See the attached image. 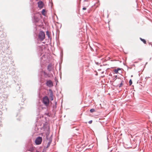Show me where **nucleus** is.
Segmentation results:
<instances>
[{
  "instance_id": "4",
  "label": "nucleus",
  "mask_w": 152,
  "mask_h": 152,
  "mask_svg": "<svg viewBox=\"0 0 152 152\" xmlns=\"http://www.w3.org/2000/svg\"><path fill=\"white\" fill-rule=\"evenodd\" d=\"M46 85L49 87H51L53 86V83L50 80H48L46 83Z\"/></svg>"
},
{
  "instance_id": "3",
  "label": "nucleus",
  "mask_w": 152,
  "mask_h": 152,
  "mask_svg": "<svg viewBox=\"0 0 152 152\" xmlns=\"http://www.w3.org/2000/svg\"><path fill=\"white\" fill-rule=\"evenodd\" d=\"M42 141V137H39L37 138L35 140V143L37 145H39L41 144Z\"/></svg>"
},
{
  "instance_id": "2",
  "label": "nucleus",
  "mask_w": 152,
  "mask_h": 152,
  "mask_svg": "<svg viewBox=\"0 0 152 152\" xmlns=\"http://www.w3.org/2000/svg\"><path fill=\"white\" fill-rule=\"evenodd\" d=\"M43 102L45 106H48L49 104V101L47 96H45L43 97Z\"/></svg>"
},
{
  "instance_id": "18",
  "label": "nucleus",
  "mask_w": 152,
  "mask_h": 152,
  "mask_svg": "<svg viewBox=\"0 0 152 152\" xmlns=\"http://www.w3.org/2000/svg\"><path fill=\"white\" fill-rule=\"evenodd\" d=\"M37 152H38V151H37Z\"/></svg>"
},
{
  "instance_id": "13",
  "label": "nucleus",
  "mask_w": 152,
  "mask_h": 152,
  "mask_svg": "<svg viewBox=\"0 0 152 152\" xmlns=\"http://www.w3.org/2000/svg\"><path fill=\"white\" fill-rule=\"evenodd\" d=\"M129 83L130 85H131L132 84V81L131 80H130L129 81Z\"/></svg>"
},
{
  "instance_id": "9",
  "label": "nucleus",
  "mask_w": 152,
  "mask_h": 152,
  "mask_svg": "<svg viewBox=\"0 0 152 152\" xmlns=\"http://www.w3.org/2000/svg\"><path fill=\"white\" fill-rule=\"evenodd\" d=\"M42 14L45 16V15H46V13H45V9H43L42 10Z\"/></svg>"
},
{
  "instance_id": "8",
  "label": "nucleus",
  "mask_w": 152,
  "mask_h": 152,
  "mask_svg": "<svg viewBox=\"0 0 152 152\" xmlns=\"http://www.w3.org/2000/svg\"><path fill=\"white\" fill-rule=\"evenodd\" d=\"M120 70V68H118L117 69H114V72L115 73L117 74L118 72V71Z\"/></svg>"
},
{
  "instance_id": "15",
  "label": "nucleus",
  "mask_w": 152,
  "mask_h": 152,
  "mask_svg": "<svg viewBox=\"0 0 152 152\" xmlns=\"http://www.w3.org/2000/svg\"><path fill=\"white\" fill-rule=\"evenodd\" d=\"M92 121L91 120L88 122V123L89 124H91L92 123Z\"/></svg>"
},
{
  "instance_id": "7",
  "label": "nucleus",
  "mask_w": 152,
  "mask_h": 152,
  "mask_svg": "<svg viewBox=\"0 0 152 152\" xmlns=\"http://www.w3.org/2000/svg\"><path fill=\"white\" fill-rule=\"evenodd\" d=\"M48 69L49 71H51L52 69V65L51 64H49L48 66Z\"/></svg>"
},
{
  "instance_id": "5",
  "label": "nucleus",
  "mask_w": 152,
  "mask_h": 152,
  "mask_svg": "<svg viewBox=\"0 0 152 152\" xmlns=\"http://www.w3.org/2000/svg\"><path fill=\"white\" fill-rule=\"evenodd\" d=\"M38 7L40 8H43L44 6L43 3L41 1H40L38 2Z\"/></svg>"
},
{
  "instance_id": "6",
  "label": "nucleus",
  "mask_w": 152,
  "mask_h": 152,
  "mask_svg": "<svg viewBox=\"0 0 152 152\" xmlns=\"http://www.w3.org/2000/svg\"><path fill=\"white\" fill-rule=\"evenodd\" d=\"M49 91H50V94H49V97L50 98V100L51 101H52L53 100V92L50 89L49 90Z\"/></svg>"
},
{
  "instance_id": "17",
  "label": "nucleus",
  "mask_w": 152,
  "mask_h": 152,
  "mask_svg": "<svg viewBox=\"0 0 152 152\" xmlns=\"http://www.w3.org/2000/svg\"><path fill=\"white\" fill-rule=\"evenodd\" d=\"M39 15L40 16V17H41V14H39Z\"/></svg>"
},
{
  "instance_id": "11",
  "label": "nucleus",
  "mask_w": 152,
  "mask_h": 152,
  "mask_svg": "<svg viewBox=\"0 0 152 152\" xmlns=\"http://www.w3.org/2000/svg\"><path fill=\"white\" fill-rule=\"evenodd\" d=\"M95 111V110L94 109H91L90 110V112L91 113H93Z\"/></svg>"
},
{
  "instance_id": "1",
  "label": "nucleus",
  "mask_w": 152,
  "mask_h": 152,
  "mask_svg": "<svg viewBox=\"0 0 152 152\" xmlns=\"http://www.w3.org/2000/svg\"><path fill=\"white\" fill-rule=\"evenodd\" d=\"M45 34L43 31H41L38 35V38L42 41L44 40L45 38Z\"/></svg>"
},
{
  "instance_id": "10",
  "label": "nucleus",
  "mask_w": 152,
  "mask_h": 152,
  "mask_svg": "<svg viewBox=\"0 0 152 152\" xmlns=\"http://www.w3.org/2000/svg\"><path fill=\"white\" fill-rule=\"evenodd\" d=\"M140 40L142 41L145 44H146V41H145V40L144 39H142V38H140Z\"/></svg>"
},
{
  "instance_id": "12",
  "label": "nucleus",
  "mask_w": 152,
  "mask_h": 152,
  "mask_svg": "<svg viewBox=\"0 0 152 152\" xmlns=\"http://www.w3.org/2000/svg\"><path fill=\"white\" fill-rule=\"evenodd\" d=\"M46 35L48 36V37H49L50 34L49 33L48 31H47L46 32Z\"/></svg>"
},
{
  "instance_id": "16",
  "label": "nucleus",
  "mask_w": 152,
  "mask_h": 152,
  "mask_svg": "<svg viewBox=\"0 0 152 152\" xmlns=\"http://www.w3.org/2000/svg\"><path fill=\"white\" fill-rule=\"evenodd\" d=\"M86 7H84L83 8V10H86Z\"/></svg>"
},
{
  "instance_id": "14",
  "label": "nucleus",
  "mask_w": 152,
  "mask_h": 152,
  "mask_svg": "<svg viewBox=\"0 0 152 152\" xmlns=\"http://www.w3.org/2000/svg\"><path fill=\"white\" fill-rule=\"evenodd\" d=\"M123 82V81H122L121 82V84H120V86H119V87H121V86H122V85H123V83H122V82Z\"/></svg>"
}]
</instances>
